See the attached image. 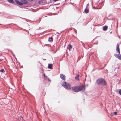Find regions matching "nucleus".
I'll return each instance as SVG.
<instances>
[{"mask_svg":"<svg viewBox=\"0 0 121 121\" xmlns=\"http://www.w3.org/2000/svg\"><path fill=\"white\" fill-rule=\"evenodd\" d=\"M96 83L98 85H106L107 83L105 80L103 78H99L96 81Z\"/></svg>","mask_w":121,"mask_h":121,"instance_id":"2","label":"nucleus"},{"mask_svg":"<svg viewBox=\"0 0 121 121\" xmlns=\"http://www.w3.org/2000/svg\"><path fill=\"white\" fill-rule=\"evenodd\" d=\"M86 86H88V84H87L86 85Z\"/></svg>","mask_w":121,"mask_h":121,"instance_id":"27","label":"nucleus"},{"mask_svg":"<svg viewBox=\"0 0 121 121\" xmlns=\"http://www.w3.org/2000/svg\"><path fill=\"white\" fill-rule=\"evenodd\" d=\"M43 59V60H46V59Z\"/></svg>","mask_w":121,"mask_h":121,"instance_id":"24","label":"nucleus"},{"mask_svg":"<svg viewBox=\"0 0 121 121\" xmlns=\"http://www.w3.org/2000/svg\"><path fill=\"white\" fill-rule=\"evenodd\" d=\"M113 114L111 113V116H113Z\"/></svg>","mask_w":121,"mask_h":121,"instance_id":"22","label":"nucleus"},{"mask_svg":"<svg viewBox=\"0 0 121 121\" xmlns=\"http://www.w3.org/2000/svg\"><path fill=\"white\" fill-rule=\"evenodd\" d=\"M53 66V64H48V68L50 69H52Z\"/></svg>","mask_w":121,"mask_h":121,"instance_id":"7","label":"nucleus"},{"mask_svg":"<svg viewBox=\"0 0 121 121\" xmlns=\"http://www.w3.org/2000/svg\"><path fill=\"white\" fill-rule=\"evenodd\" d=\"M120 55H121L119 53L118 54H114V56L117 58L119 59L120 57Z\"/></svg>","mask_w":121,"mask_h":121,"instance_id":"8","label":"nucleus"},{"mask_svg":"<svg viewBox=\"0 0 121 121\" xmlns=\"http://www.w3.org/2000/svg\"><path fill=\"white\" fill-rule=\"evenodd\" d=\"M43 75L44 77V78H46L47 77V76H46L45 75V74L44 73H43Z\"/></svg>","mask_w":121,"mask_h":121,"instance_id":"19","label":"nucleus"},{"mask_svg":"<svg viewBox=\"0 0 121 121\" xmlns=\"http://www.w3.org/2000/svg\"><path fill=\"white\" fill-rule=\"evenodd\" d=\"M120 57L119 58V59L120 60H121V55H120Z\"/></svg>","mask_w":121,"mask_h":121,"instance_id":"21","label":"nucleus"},{"mask_svg":"<svg viewBox=\"0 0 121 121\" xmlns=\"http://www.w3.org/2000/svg\"><path fill=\"white\" fill-rule=\"evenodd\" d=\"M113 114L115 115H117V113L116 112H115Z\"/></svg>","mask_w":121,"mask_h":121,"instance_id":"16","label":"nucleus"},{"mask_svg":"<svg viewBox=\"0 0 121 121\" xmlns=\"http://www.w3.org/2000/svg\"><path fill=\"white\" fill-rule=\"evenodd\" d=\"M72 46L71 45L69 44V45L68 46V49L69 50L71 48H72Z\"/></svg>","mask_w":121,"mask_h":121,"instance_id":"14","label":"nucleus"},{"mask_svg":"<svg viewBox=\"0 0 121 121\" xmlns=\"http://www.w3.org/2000/svg\"><path fill=\"white\" fill-rule=\"evenodd\" d=\"M60 78L62 80L64 81H65V78L66 76H65L63 75V74H60Z\"/></svg>","mask_w":121,"mask_h":121,"instance_id":"4","label":"nucleus"},{"mask_svg":"<svg viewBox=\"0 0 121 121\" xmlns=\"http://www.w3.org/2000/svg\"><path fill=\"white\" fill-rule=\"evenodd\" d=\"M40 27H39L38 29H37V30H39V29H40Z\"/></svg>","mask_w":121,"mask_h":121,"instance_id":"23","label":"nucleus"},{"mask_svg":"<svg viewBox=\"0 0 121 121\" xmlns=\"http://www.w3.org/2000/svg\"><path fill=\"white\" fill-rule=\"evenodd\" d=\"M118 21H117V24H118Z\"/></svg>","mask_w":121,"mask_h":121,"instance_id":"26","label":"nucleus"},{"mask_svg":"<svg viewBox=\"0 0 121 121\" xmlns=\"http://www.w3.org/2000/svg\"><path fill=\"white\" fill-rule=\"evenodd\" d=\"M103 30L104 31H106L108 29V27L106 26H103Z\"/></svg>","mask_w":121,"mask_h":121,"instance_id":"9","label":"nucleus"},{"mask_svg":"<svg viewBox=\"0 0 121 121\" xmlns=\"http://www.w3.org/2000/svg\"><path fill=\"white\" fill-rule=\"evenodd\" d=\"M84 43H82V45H83V46H84V45H84Z\"/></svg>","mask_w":121,"mask_h":121,"instance_id":"25","label":"nucleus"},{"mask_svg":"<svg viewBox=\"0 0 121 121\" xmlns=\"http://www.w3.org/2000/svg\"><path fill=\"white\" fill-rule=\"evenodd\" d=\"M15 1L17 4L20 5L22 6L23 5V4L22 3L20 2L17 0H15Z\"/></svg>","mask_w":121,"mask_h":121,"instance_id":"6","label":"nucleus"},{"mask_svg":"<svg viewBox=\"0 0 121 121\" xmlns=\"http://www.w3.org/2000/svg\"><path fill=\"white\" fill-rule=\"evenodd\" d=\"M116 50L117 53H119V54H120L119 45L118 44H117V48Z\"/></svg>","mask_w":121,"mask_h":121,"instance_id":"5","label":"nucleus"},{"mask_svg":"<svg viewBox=\"0 0 121 121\" xmlns=\"http://www.w3.org/2000/svg\"><path fill=\"white\" fill-rule=\"evenodd\" d=\"M7 1L9 2L12 4L14 3V1L13 0H7Z\"/></svg>","mask_w":121,"mask_h":121,"instance_id":"13","label":"nucleus"},{"mask_svg":"<svg viewBox=\"0 0 121 121\" xmlns=\"http://www.w3.org/2000/svg\"><path fill=\"white\" fill-rule=\"evenodd\" d=\"M53 39L52 37H49L48 38V41L49 42L52 41H53Z\"/></svg>","mask_w":121,"mask_h":121,"instance_id":"11","label":"nucleus"},{"mask_svg":"<svg viewBox=\"0 0 121 121\" xmlns=\"http://www.w3.org/2000/svg\"><path fill=\"white\" fill-rule=\"evenodd\" d=\"M119 38H120V36H119Z\"/></svg>","mask_w":121,"mask_h":121,"instance_id":"28","label":"nucleus"},{"mask_svg":"<svg viewBox=\"0 0 121 121\" xmlns=\"http://www.w3.org/2000/svg\"><path fill=\"white\" fill-rule=\"evenodd\" d=\"M84 12L86 13H87L89 12V10L86 8L84 10Z\"/></svg>","mask_w":121,"mask_h":121,"instance_id":"12","label":"nucleus"},{"mask_svg":"<svg viewBox=\"0 0 121 121\" xmlns=\"http://www.w3.org/2000/svg\"><path fill=\"white\" fill-rule=\"evenodd\" d=\"M21 117L22 118H23V117Z\"/></svg>","mask_w":121,"mask_h":121,"instance_id":"30","label":"nucleus"},{"mask_svg":"<svg viewBox=\"0 0 121 121\" xmlns=\"http://www.w3.org/2000/svg\"><path fill=\"white\" fill-rule=\"evenodd\" d=\"M0 72H3L4 71V70L3 69H2L0 70Z\"/></svg>","mask_w":121,"mask_h":121,"instance_id":"17","label":"nucleus"},{"mask_svg":"<svg viewBox=\"0 0 121 121\" xmlns=\"http://www.w3.org/2000/svg\"><path fill=\"white\" fill-rule=\"evenodd\" d=\"M61 85L62 86L67 90H69L72 88L70 85L69 83L65 82H64L62 83Z\"/></svg>","mask_w":121,"mask_h":121,"instance_id":"3","label":"nucleus"},{"mask_svg":"<svg viewBox=\"0 0 121 121\" xmlns=\"http://www.w3.org/2000/svg\"><path fill=\"white\" fill-rule=\"evenodd\" d=\"M119 93L120 95H121V89L119 91Z\"/></svg>","mask_w":121,"mask_h":121,"instance_id":"18","label":"nucleus"},{"mask_svg":"<svg viewBox=\"0 0 121 121\" xmlns=\"http://www.w3.org/2000/svg\"><path fill=\"white\" fill-rule=\"evenodd\" d=\"M21 2H22L23 4H26L28 3V1L26 0H22Z\"/></svg>","mask_w":121,"mask_h":121,"instance_id":"10","label":"nucleus"},{"mask_svg":"<svg viewBox=\"0 0 121 121\" xmlns=\"http://www.w3.org/2000/svg\"><path fill=\"white\" fill-rule=\"evenodd\" d=\"M88 4H87V5H88Z\"/></svg>","mask_w":121,"mask_h":121,"instance_id":"29","label":"nucleus"},{"mask_svg":"<svg viewBox=\"0 0 121 121\" xmlns=\"http://www.w3.org/2000/svg\"><path fill=\"white\" fill-rule=\"evenodd\" d=\"M85 86L83 85L82 86H74L72 88L73 91L75 92H77L82 90Z\"/></svg>","mask_w":121,"mask_h":121,"instance_id":"1","label":"nucleus"},{"mask_svg":"<svg viewBox=\"0 0 121 121\" xmlns=\"http://www.w3.org/2000/svg\"><path fill=\"white\" fill-rule=\"evenodd\" d=\"M47 80L49 81L50 82L51 81V80L50 79L48 78H47Z\"/></svg>","mask_w":121,"mask_h":121,"instance_id":"20","label":"nucleus"},{"mask_svg":"<svg viewBox=\"0 0 121 121\" xmlns=\"http://www.w3.org/2000/svg\"><path fill=\"white\" fill-rule=\"evenodd\" d=\"M79 75H77L75 77V78L76 80H78L79 79Z\"/></svg>","mask_w":121,"mask_h":121,"instance_id":"15","label":"nucleus"}]
</instances>
